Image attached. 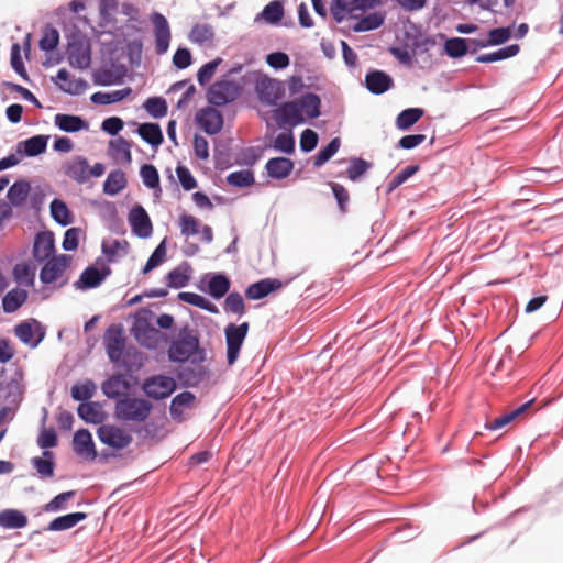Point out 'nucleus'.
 <instances>
[{
	"instance_id": "nucleus-52",
	"label": "nucleus",
	"mask_w": 563,
	"mask_h": 563,
	"mask_svg": "<svg viewBox=\"0 0 563 563\" xmlns=\"http://www.w3.org/2000/svg\"><path fill=\"white\" fill-rule=\"evenodd\" d=\"M101 247L108 260L113 261L121 253L126 254L129 243L125 240H103Z\"/></svg>"
},
{
	"instance_id": "nucleus-22",
	"label": "nucleus",
	"mask_w": 563,
	"mask_h": 563,
	"mask_svg": "<svg viewBox=\"0 0 563 563\" xmlns=\"http://www.w3.org/2000/svg\"><path fill=\"white\" fill-rule=\"evenodd\" d=\"M129 388V382L120 374L109 377L101 385L102 393L110 399H120L121 396H125Z\"/></svg>"
},
{
	"instance_id": "nucleus-40",
	"label": "nucleus",
	"mask_w": 563,
	"mask_h": 563,
	"mask_svg": "<svg viewBox=\"0 0 563 563\" xmlns=\"http://www.w3.org/2000/svg\"><path fill=\"white\" fill-rule=\"evenodd\" d=\"M178 299L183 302L192 305L210 313H219L218 307L201 295L195 292H179Z\"/></svg>"
},
{
	"instance_id": "nucleus-49",
	"label": "nucleus",
	"mask_w": 563,
	"mask_h": 563,
	"mask_svg": "<svg viewBox=\"0 0 563 563\" xmlns=\"http://www.w3.org/2000/svg\"><path fill=\"white\" fill-rule=\"evenodd\" d=\"M195 400V395L190 391H183L176 395L169 407L170 416L174 419H178L183 415V409L190 406Z\"/></svg>"
},
{
	"instance_id": "nucleus-59",
	"label": "nucleus",
	"mask_w": 563,
	"mask_h": 563,
	"mask_svg": "<svg viewBox=\"0 0 563 563\" xmlns=\"http://www.w3.org/2000/svg\"><path fill=\"white\" fill-rule=\"evenodd\" d=\"M274 150L285 153L292 154L295 152V137L290 131L279 133L273 142Z\"/></svg>"
},
{
	"instance_id": "nucleus-36",
	"label": "nucleus",
	"mask_w": 563,
	"mask_h": 563,
	"mask_svg": "<svg viewBox=\"0 0 563 563\" xmlns=\"http://www.w3.org/2000/svg\"><path fill=\"white\" fill-rule=\"evenodd\" d=\"M126 187V178L121 169L112 170L108 174L103 183V192L109 196H115Z\"/></svg>"
},
{
	"instance_id": "nucleus-53",
	"label": "nucleus",
	"mask_w": 563,
	"mask_h": 563,
	"mask_svg": "<svg viewBox=\"0 0 563 563\" xmlns=\"http://www.w3.org/2000/svg\"><path fill=\"white\" fill-rule=\"evenodd\" d=\"M372 167V164L363 158L353 157L350 159L346 174L350 180L357 181Z\"/></svg>"
},
{
	"instance_id": "nucleus-61",
	"label": "nucleus",
	"mask_w": 563,
	"mask_h": 563,
	"mask_svg": "<svg viewBox=\"0 0 563 563\" xmlns=\"http://www.w3.org/2000/svg\"><path fill=\"white\" fill-rule=\"evenodd\" d=\"M189 278L188 269L176 267L167 274V286L175 289L184 288L189 283Z\"/></svg>"
},
{
	"instance_id": "nucleus-45",
	"label": "nucleus",
	"mask_w": 563,
	"mask_h": 563,
	"mask_svg": "<svg viewBox=\"0 0 563 563\" xmlns=\"http://www.w3.org/2000/svg\"><path fill=\"white\" fill-rule=\"evenodd\" d=\"M532 404V400H529L518 408L511 410L508 413L503 415L499 418L494 419L493 421L488 422L486 427L489 430H498L510 423L512 420H515L517 417H519L521 413H523Z\"/></svg>"
},
{
	"instance_id": "nucleus-7",
	"label": "nucleus",
	"mask_w": 563,
	"mask_h": 563,
	"mask_svg": "<svg viewBox=\"0 0 563 563\" xmlns=\"http://www.w3.org/2000/svg\"><path fill=\"white\" fill-rule=\"evenodd\" d=\"M240 95V86L231 80H219L212 84L208 90L209 103L221 107L234 101Z\"/></svg>"
},
{
	"instance_id": "nucleus-50",
	"label": "nucleus",
	"mask_w": 563,
	"mask_h": 563,
	"mask_svg": "<svg viewBox=\"0 0 563 563\" xmlns=\"http://www.w3.org/2000/svg\"><path fill=\"white\" fill-rule=\"evenodd\" d=\"M445 54L452 58H460L468 52V41L463 37H452L444 43Z\"/></svg>"
},
{
	"instance_id": "nucleus-29",
	"label": "nucleus",
	"mask_w": 563,
	"mask_h": 563,
	"mask_svg": "<svg viewBox=\"0 0 563 563\" xmlns=\"http://www.w3.org/2000/svg\"><path fill=\"white\" fill-rule=\"evenodd\" d=\"M31 463L41 478L44 479L54 476L55 462L53 452L45 450L43 456L33 457Z\"/></svg>"
},
{
	"instance_id": "nucleus-51",
	"label": "nucleus",
	"mask_w": 563,
	"mask_h": 563,
	"mask_svg": "<svg viewBox=\"0 0 563 563\" xmlns=\"http://www.w3.org/2000/svg\"><path fill=\"white\" fill-rule=\"evenodd\" d=\"M255 181L254 174L250 169H242L230 173L227 176V183L235 188H245L253 185Z\"/></svg>"
},
{
	"instance_id": "nucleus-64",
	"label": "nucleus",
	"mask_w": 563,
	"mask_h": 563,
	"mask_svg": "<svg viewBox=\"0 0 563 563\" xmlns=\"http://www.w3.org/2000/svg\"><path fill=\"white\" fill-rule=\"evenodd\" d=\"M224 309L238 316L244 314L245 305L243 297L239 292H230L224 300Z\"/></svg>"
},
{
	"instance_id": "nucleus-13",
	"label": "nucleus",
	"mask_w": 563,
	"mask_h": 563,
	"mask_svg": "<svg viewBox=\"0 0 563 563\" xmlns=\"http://www.w3.org/2000/svg\"><path fill=\"white\" fill-rule=\"evenodd\" d=\"M256 91L260 99L268 106H276L285 95L284 84L272 78H264L257 81Z\"/></svg>"
},
{
	"instance_id": "nucleus-24",
	"label": "nucleus",
	"mask_w": 563,
	"mask_h": 563,
	"mask_svg": "<svg viewBox=\"0 0 563 563\" xmlns=\"http://www.w3.org/2000/svg\"><path fill=\"white\" fill-rule=\"evenodd\" d=\"M267 175L273 179H285L294 169V162L287 157H274L265 165Z\"/></svg>"
},
{
	"instance_id": "nucleus-5",
	"label": "nucleus",
	"mask_w": 563,
	"mask_h": 563,
	"mask_svg": "<svg viewBox=\"0 0 563 563\" xmlns=\"http://www.w3.org/2000/svg\"><path fill=\"white\" fill-rule=\"evenodd\" d=\"M247 331V322H243L239 325L230 323L225 327L227 361L229 365H233L236 362Z\"/></svg>"
},
{
	"instance_id": "nucleus-37",
	"label": "nucleus",
	"mask_w": 563,
	"mask_h": 563,
	"mask_svg": "<svg viewBox=\"0 0 563 563\" xmlns=\"http://www.w3.org/2000/svg\"><path fill=\"white\" fill-rule=\"evenodd\" d=\"M230 285V279L225 275L212 274L208 282V292L212 298L220 299L229 291Z\"/></svg>"
},
{
	"instance_id": "nucleus-62",
	"label": "nucleus",
	"mask_w": 563,
	"mask_h": 563,
	"mask_svg": "<svg viewBox=\"0 0 563 563\" xmlns=\"http://www.w3.org/2000/svg\"><path fill=\"white\" fill-rule=\"evenodd\" d=\"M351 8V18L358 19L361 14L380 5L382 0H349Z\"/></svg>"
},
{
	"instance_id": "nucleus-1",
	"label": "nucleus",
	"mask_w": 563,
	"mask_h": 563,
	"mask_svg": "<svg viewBox=\"0 0 563 563\" xmlns=\"http://www.w3.org/2000/svg\"><path fill=\"white\" fill-rule=\"evenodd\" d=\"M321 100L319 96L308 92L298 99L282 103L274 110V119L279 128H294L305 123L307 119L320 115Z\"/></svg>"
},
{
	"instance_id": "nucleus-14",
	"label": "nucleus",
	"mask_w": 563,
	"mask_h": 563,
	"mask_svg": "<svg viewBox=\"0 0 563 563\" xmlns=\"http://www.w3.org/2000/svg\"><path fill=\"white\" fill-rule=\"evenodd\" d=\"M132 232L142 239H147L152 235L153 227L146 210L140 206H134L128 217Z\"/></svg>"
},
{
	"instance_id": "nucleus-34",
	"label": "nucleus",
	"mask_w": 563,
	"mask_h": 563,
	"mask_svg": "<svg viewBox=\"0 0 563 563\" xmlns=\"http://www.w3.org/2000/svg\"><path fill=\"white\" fill-rule=\"evenodd\" d=\"M27 299V291L22 288H13L2 298V308L7 313H13L21 308Z\"/></svg>"
},
{
	"instance_id": "nucleus-26",
	"label": "nucleus",
	"mask_w": 563,
	"mask_h": 563,
	"mask_svg": "<svg viewBox=\"0 0 563 563\" xmlns=\"http://www.w3.org/2000/svg\"><path fill=\"white\" fill-rule=\"evenodd\" d=\"M279 287L280 282L277 279H262L251 284L245 290V296L251 300H260Z\"/></svg>"
},
{
	"instance_id": "nucleus-16",
	"label": "nucleus",
	"mask_w": 563,
	"mask_h": 563,
	"mask_svg": "<svg viewBox=\"0 0 563 563\" xmlns=\"http://www.w3.org/2000/svg\"><path fill=\"white\" fill-rule=\"evenodd\" d=\"M111 269L109 266H103L101 269L96 266H88L80 275L79 279L75 282L76 289L87 290L96 288L109 276Z\"/></svg>"
},
{
	"instance_id": "nucleus-48",
	"label": "nucleus",
	"mask_w": 563,
	"mask_h": 563,
	"mask_svg": "<svg viewBox=\"0 0 563 563\" xmlns=\"http://www.w3.org/2000/svg\"><path fill=\"white\" fill-rule=\"evenodd\" d=\"M284 16V7L279 1H272L264 7L256 20L263 19L271 24H277Z\"/></svg>"
},
{
	"instance_id": "nucleus-35",
	"label": "nucleus",
	"mask_w": 563,
	"mask_h": 563,
	"mask_svg": "<svg viewBox=\"0 0 563 563\" xmlns=\"http://www.w3.org/2000/svg\"><path fill=\"white\" fill-rule=\"evenodd\" d=\"M141 139L152 146H159L163 143V133L157 123H142L137 128Z\"/></svg>"
},
{
	"instance_id": "nucleus-38",
	"label": "nucleus",
	"mask_w": 563,
	"mask_h": 563,
	"mask_svg": "<svg viewBox=\"0 0 563 563\" xmlns=\"http://www.w3.org/2000/svg\"><path fill=\"white\" fill-rule=\"evenodd\" d=\"M109 153L117 161H121L126 164H130L132 161L131 145L121 136L110 141Z\"/></svg>"
},
{
	"instance_id": "nucleus-18",
	"label": "nucleus",
	"mask_w": 563,
	"mask_h": 563,
	"mask_svg": "<svg viewBox=\"0 0 563 563\" xmlns=\"http://www.w3.org/2000/svg\"><path fill=\"white\" fill-rule=\"evenodd\" d=\"M68 261L69 256L64 254L48 260L47 263L41 269V282L45 285L56 282L67 267Z\"/></svg>"
},
{
	"instance_id": "nucleus-20",
	"label": "nucleus",
	"mask_w": 563,
	"mask_h": 563,
	"mask_svg": "<svg viewBox=\"0 0 563 563\" xmlns=\"http://www.w3.org/2000/svg\"><path fill=\"white\" fill-rule=\"evenodd\" d=\"M366 88L374 95H382L393 86V78L383 70H372L365 76Z\"/></svg>"
},
{
	"instance_id": "nucleus-25",
	"label": "nucleus",
	"mask_w": 563,
	"mask_h": 563,
	"mask_svg": "<svg viewBox=\"0 0 563 563\" xmlns=\"http://www.w3.org/2000/svg\"><path fill=\"white\" fill-rule=\"evenodd\" d=\"M54 124L60 131L67 133H75L89 128V124L81 117L64 113L54 117Z\"/></svg>"
},
{
	"instance_id": "nucleus-11",
	"label": "nucleus",
	"mask_w": 563,
	"mask_h": 563,
	"mask_svg": "<svg viewBox=\"0 0 563 563\" xmlns=\"http://www.w3.org/2000/svg\"><path fill=\"white\" fill-rule=\"evenodd\" d=\"M132 333L141 345L151 350L158 347L163 336L159 330L152 327L145 318H140L134 322Z\"/></svg>"
},
{
	"instance_id": "nucleus-44",
	"label": "nucleus",
	"mask_w": 563,
	"mask_h": 563,
	"mask_svg": "<svg viewBox=\"0 0 563 563\" xmlns=\"http://www.w3.org/2000/svg\"><path fill=\"white\" fill-rule=\"evenodd\" d=\"M423 115V110L420 108H409L402 110L396 118V126L406 131L410 129Z\"/></svg>"
},
{
	"instance_id": "nucleus-39",
	"label": "nucleus",
	"mask_w": 563,
	"mask_h": 563,
	"mask_svg": "<svg viewBox=\"0 0 563 563\" xmlns=\"http://www.w3.org/2000/svg\"><path fill=\"white\" fill-rule=\"evenodd\" d=\"M519 45L511 44L495 52L482 54L476 57L477 63H494L516 56L519 53Z\"/></svg>"
},
{
	"instance_id": "nucleus-42",
	"label": "nucleus",
	"mask_w": 563,
	"mask_h": 563,
	"mask_svg": "<svg viewBox=\"0 0 563 563\" xmlns=\"http://www.w3.org/2000/svg\"><path fill=\"white\" fill-rule=\"evenodd\" d=\"M78 416L87 423H100L102 412L98 402H81L77 409Z\"/></svg>"
},
{
	"instance_id": "nucleus-6",
	"label": "nucleus",
	"mask_w": 563,
	"mask_h": 563,
	"mask_svg": "<svg viewBox=\"0 0 563 563\" xmlns=\"http://www.w3.org/2000/svg\"><path fill=\"white\" fill-rule=\"evenodd\" d=\"M177 388L176 380L166 375H154L143 382L142 389L150 398H168Z\"/></svg>"
},
{
	"instance_id": "nucleus-15",
	"label": "nucleus",
	"mask_w": 563,
	"mask_h": 563,
	"mask_svg": "<svg viewBox=\"0 0 563 563\" xmlns=\"http://www.w3.org/2000/svg\"><path fill=\"white\" fill-rule=\"evenodd\" d=\"M197 124L209 135L218 134L223 126V118L220 111L206 107L196 114Z\"/></svg>"
},
{
	"instance_id": "nucleus-54",
	"label": "nucleus",
	"mask_w": 563,
	"mask_h": 563,
	"mask_svg": "<svg viewBox=\"0 0 563 563\" xmlns=\"http://www.w3.org/2000/svg\"><path fill=\"white\" fill-rule=\"evenodd\" d=\"M143 108L151 117L155 119L163 118L167 113V103L166 100L162 97L147 98L143 103Z\"/></svg>"
},
{
	"instance_id": "nucleus-43",
	"label": "nucleus",
	"mask_w": 563,
	"mask_h": 563,
	"mask_svg": "<svg viewBox=\"0 0 563 563\" xmlns=\"http://www.w3.org/2000/svg\"><path fill=\"white\" fill-rule=\"evenodd\" d=\"M124 77L123 71H114L110 68H101L95 71L93 82L98 86H112L122 82Z\"/></svg>"
},
{
	"instance_id": "nucleus-58",
	"label": "nucleus",
	"mask_w": 563,
	"mask_h": 563,
	"mask_svg": "<svg viewBox=\"0 0 563 563\" xmlns=\"http://www.w3.org/2000/svg\"><path fill=\"white\" fill-rule=\"evenodd\" d=\"M140 176L147 188L161 191L159 175L154 165L144 164L140 169Z\"/></svg>"
},
{
	"instance_id": "nucleus-8",
	"label": "nucleus",
	"mask_w": 563,
	"mask_h": 563,
	"mask_svg": "<svg viewBox=\"0 0 563 563\" xmlns=\"http://www.w3.org/2000/svg\"><path fill=\"white\" fill-rule=\"evenodd\" d=\"M103 340L110 362L120 364L125 349V336L121 325H110L104 333Z\"/></svg>"
},
{
	"instance_id": "nucleus-33",
	"label": "nucleus",
	"mask_w": 563,
	"mask_h": 563,
	"mask_svg": "<svg viewBox=\"0 0 563 563\" xmlns=\"http://www.w3.org/2000/svg\"><path fill=\"white\" fill-rule=\"evenodd\" d=\"M132 93V88L125 87L120 90H113V91H98L91 95L90 101L95 104H111L117 103L119 101H122L126 97H129Z\"/></svg>"
},
{
	"instance_id": "nucleus-17",
	"label": "nucleus",
	"mask_w": 563,
	"mask_h": 563,
	"mask_svg": "<svg viewBox=\"0 0 563 563\" xmlns=\"http://www.w3.org/2000/svg\"><path fill=\"white\" fill-rule=\"evenodd\" d=\"M74 452L88 461H93L97 457V451L92 440L91 433L87 429H80L75 432L73 439Z\"/></svg>"
},
{
	"instance_id": "nucleus-32",
	"label": "nucleus",
	"mask_w": 563,
	"mask_h": 563,
	"mask_svg": "<svg viewBox=\"0 0 563 563\" xmlns=\"http://www.w3.org/2000/svg\"><path fill=\"white\" fill-rule=\"evenodd\" d=\"M27 525V517L16 509L0 511V527L4 529H22Z\"/></svg>"
},
{
	"instance_id": "nucleus-21",
	"label": "nucleus",
	"mask_w": 563,
	"mask_h": 563,
	"mask_svg": "<svg viewBox=\"0 0 563 563\" xmlns=\"http://www.w3.org/2000/svg\"><path fill=\"white\" fill-rule=\"evenodd\" d=\"M55 251V241L51 232H41L36 235L33 246L34 258L38 262L48 260Z\"/></svg>"
},
{
	"instance_id": "nucleus-30",
	"label": "nucleus",
	"mask_w": 563,
	"mask_h": 563,
	"mask_svg": "<svg viewBox=\"0 0 563 563\" xmlns=\"http://www.w3.org/2000/svg\"><path fill=\"white\" fill-rule=\"evenodd\" d=\"M188 38L199 46L209 45L214 38V30L208 23H197L191 27Z\"/></svg>"
},
{
	"instance_id": "nucleus-4",
	"label": "nucleus",
	"mask_w": 563,
	"mask_h": 563,
	"mask_svg": "<svg viewBox=\"0 0 563 563\" xmlns=\"http://www.w3.org/2000/svg\"><path fill=\"white\" fill-rule=\"evenodd\" d=\"M67 57L73 67L78 69L88 68L91 62V49L88 40L80 34L73 35L68 42Z\"/></svg>"
},
{
	"instance_id": "nucleus-27",
	"label": "nucleus",
	"mask_w": 563,
	"mask_h": 563,
	"mask_svg": "<svg viewBox=\"0 0 563 563\" xmlns=\"http://www.w3.org/2000/svg\"><path fill=\"white\" fill-rule=\"evenodd\" d=\"M65 174L78 184H85L89 179L88 159L84 156H76L65 166Z\"/></svg>"
},
{
	"instance_id": "nucleus-3",
	"label": "nucleus",
	"mask_w": 563,
	"mask_h": 563,
	"mask_svg": "<svg viewBox=\"0 0 563 563\" xmlns=\"http://www.w3.org/2000/svg\"><path fill=\"white\" fill-rule=\"evenodd\" d=\"M152 409L148 400L125 395L117 400L114 416L121 421L141 423L147 420Z\"/></svg>"
},
{
	"instance_id": "nucleus-46",
	"label": "nucleus",
	"mask_w": 563,
	"mask_h": 563,
	"mask_svg": "<svg viewBox=\"0 0 563 563\" xmlns=\"http://www.w3.org/2000/svg\"><path fill=\"white\" fill-rule=\"evenodd\" d=\"M13 278L24 287H31L35 280V269L26 263H19L13 267Z\"/></svg>"
},
{
	"instance_id": "nucleus-19",
	"label": "nucleus",
	"mask_w": 563,
	"mask_h": 563,
	"mask_svg": "<svg viewBox=\"0 0 563 563\" xmlns=\"http://www.w3.org/2000/svg\"><path fill=\"white\" fill-rule=\"evenodd\" d=\"M49 136L34 135L16 144V154L22 157H35L46 151Z\"/></svg>"
},
{
	"instance_id": "nucleus-56",
	"label": "nucleus",
	"mask_w": 563,
	"mask_h": 563,
	"mask_svg": "<svg viewBox=\"0 0 563 563\" xmlns=\"http://www.w3.org/2000/svg\"><path fill=\"white\" fill-rule=\"evenodd\" d=\"M96 388V384L92 380L87 379L84 383L75 384L71 387V397L77 401L86 402L93 396Z\"/></svg>"
},
{
	"instance_id": "nucleus-28",
	"label": "nucleus",
	"mask_w": 563,
	"mask_h": 563,
	"mask_svg": "<svg viewBox=\"0 0 563 563\" xmlns=\"http://www.w3.org/2000/svg\"><path fill=\"white\" fill-rule=\"evenodd\" d=\"M87 518L86 512H70L64 516H59L53 519L46 530L48 531H65L74 528L77 523L85 520Z\"/></svg>"
},
{
	"instance_id": "nucleus-47",
	"label": "nucleus",
	"mask_w": 563,
	"mask_h": 563,
	"mask_svg": "<svg viewBox=\"0 0 563 563\" xmlns=\"http://www.w3.org/2000/svg\"><path fill=\"white\" fill-rule=\"evenodd\" d=\"M51 216L58 224L66 227L71 223V214L67 205L60 199L51 202Z\"/></svg>"
},
{
	"instance_id": "nucleus-2",
	"label": "nucleus",
	"mask_w": 563,
	"mask_h": 563,
	"mask_svg": "<svg viewBox=\"0 0 563 563\" xmlns=\"http://www.w3.org/2000/svg\"><path fill=\"white\" fill-rule=\"evenodd\" d=\"M168 358L174 363H200L205 360V352L199 347L197 331L189 325L181 328L168 347Z\"/></svg>"
},
{
	"instance_id": "nucleus-9",
	"label": "nucleus",
	"mask_w": 563,
	"mask_h": 563,
	"mask_svg": "<svg viewBox=\"0 0 563 563\" xmlns=\"http://www.w3.org/2000/svg\"><path fill=\"white\" fill-rule=\"evenodd\" d=\"M15 336L25 345L35 349L45 338V329L35 319H29L15 325Z\"/></svg>"
},
{
	"instance_id": "nucleus-41",
	"label": "nucleus",
	"mask_w": 563,
	"mask_h": 563,
	"mask_svg": "<svg viewBox=\"0 0 563 563\" xmlns=\"http://www.w3.org/2000/svg\"><path fill=\"white\" fill-rule=\"evenodd\" d=\"M31 186L25 180L15 181L8 190L7 197L12 206L20 207L22 206L29 194Z\"/></svg>"
},
{
	"instance_id": "nucleus-12",
	"label": "nucleus",
	"mask_w": 563,
	"mask_h": 563,
	"mask_svg": "<svg viewBox=\"0 0 563 563\" xmlns=\"http://www.w3.org/2000/svg\"><path fill=\"white\" fill-rule=\"evenodd\" d=\"M151 22L154 26L155 52L158 55H164L169 48L172 38L169 23L159 12H153L151 14Z\"/></svg>"
},
{
	"instance_id": "nucleus-63",
	"label": "nucleus",
	"mask_w": 563,
	"mask_h": 563,
	"mask_svg": "<svg viewBox=\"0 0 563 563\" xmlns=\"http://www.w3.org/2000/svg\"><path fill=\"white\" fill-rule=\"evenodd\" d=\"M221 62V58H216L199 68L197 73V80L200 86H205L211 80Z\"/></svg>"
},
{
	"instance_id": "nucleus-23",
	"label": "nucleus",
	"mask_w": 563,
	"mask_h": 563,
	"mask_svg": "<svg viewBox=\"0 0 563 563\" xmlns=\"http://www.w3.org/2000/svg\"><path fill=\"white\" fill-rule=\"evenodd\" d=\"M357 21L352 25V31L355 33H363L368 31H374L379 29L385 20L386 12L384 11H374L367 15H360Z\"/></svg>"
},
{
	"instance_id": "nucleus-31",
	"label": "nucleus",
	"mask_w": 563,
	"mask_h": 563,
	"mask_svg": "<svg viewBox=\"0 0 563 563\" xmlns=\"http://www.w3.org/2000/svg\"><path fill=\"white\" fill-rule=\"evenodd\" d=\"M57 80L63 81L62 85H59V88L69 95L76 96L80 95L85 91L87 88V81L79 78V79H69V73L62 68L57 71L56 75Z\"/></svg>"
},
{
	"instance_id": "nucleus-57",
	"label": "nucleus",
	"mask_w": 563,
	"mask_h": 563,
	"mask_svg": "<svg viewBox=\"0 0 563 563\" xmlns=\"http://www.w3.org/2000/svg\"><path fill=\"white\" fill-rule=\"evenodd\" d=\"M181 235L189 238L196 235L200 231V221L191 214H181L178 220Z\"/></svg>"
},
{
	"instance_id": "nucleus-60",
	"label": "nucleus",
	"mask_w": 563,
	"mask_h": 563,
	"mask_svg": "<svg viewBox=\"0 0 563 563\" xmlns=\"http://www.w3.org/2000/svg\"><path fill=\"white\" fill-rule=\"evenodd\" d=\"M58 43H59L58 31L55 27L47 25L44 29L43 35L40 40V43H38L40 48L44 52H52L56 48Z\"/></svg>"
},
{
	"instance_id": "nucleus-55",
	"label": "nucleus",
	"mask_w": 563,
	"mask_h": 563,
	"mask_svg": "<svg viewBox=\"0 0 563 563\" xmlns=\"http://www.w3.org/2000/svg\"><path fill=\"white\" fill-rule=\"evenodd\" d=\"M341 145V141L339 137L332 139L327 146L321 148L319 153L314 156L313 165L316 167H321L324 165L332 156L336 154Z\"/></svg>"
},
{
	"instance_id": "nucleus-10",
	"label": "nucleus",
	"mask_w": 563,
	"mask_h": 563,
	"mask_svg": "<svg viewBox=\"0 0 563 563\" xmlns=\"http://www.w3.org/2000/svg\"><path fill=\"white\" fill-rule=\"evenodd\" d=\"M98 439L106 445L122 450L132 443V435L124 429L114 424H102L97 431Z\"/></svg>"
}]
</instances>
